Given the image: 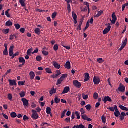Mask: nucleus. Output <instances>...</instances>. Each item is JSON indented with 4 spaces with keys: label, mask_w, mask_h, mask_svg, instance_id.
Listing matches in <instances>:
<instances>
[{
    "label": "nucleus",
    "mask_w": 128,
    "mask_h": 128,
    "mask_svg": "<svg viewBox=\"0 0 128 128\" xmlns=\"http://www.w3.org/2000/svg\"><path fill=\"white\" fill-rule=\"evenodd\" d=\"M73 84L78 88H82V84L78 80L74 81Z\"/></svg>",
    "instance_id": "3"
},
{
    "label": "nucleus",
    "mask_w": 128,
    "mask_h": 128,
    "mask_svg": "<svg viewBox=\"0 0 128 128\" xmlns=\"http://www.w3.org/2000/svg\"><path fill=\"white\" fill-rule=\"evenodd\" d=\"M20 32L22 34H24V32H26V29H24V28H21L20 29Z\"/></svg>",
    "instance_id": "58"
},
{
    "label": "nucleus",
    "mask_w": 128,
    "mask_h": 128,
    "mask_svg": "<svg viewBox=\"0 0 128 128\" xmlns=\"http://www.w3.org/2000/svg\"><path fill=\"white\" fill-rule=\"evenodd\" d=\"M94 100H98V94L96 92L94 94Z\"/></svg>",
    "instance_id": "42"
},
{
    "label": "nucleus",
    "mask_w": 128,
    "mask_h": 128,
    "mask_svg": "<svg viewBox=\"0 0 128 128\" xmlns=\"http://www.w3.org/2000/svg\"><path fill=\"white\" fill-rule=\"evenodd\" d=\"M83 20H80L79 25L77 28V30H82V26Z\"/></svg>",
    "instance_id": "12"
},
{
    "label": "nucleus",
    "mask_w": 128,
    "mask_h": 128,
    "mask_svg": "<svg viewBox=\"0 0 128 128\" xmlns=\"http://www.w3.org/2000/svg\"><path fill=\"white\" fill-rule=\"evenodd\" d=\"M82 118V120H86L88 119V116L86 114H83V115H81Z\"/></svg>",
    "instance_id": "33"
},
{
    "label": "nucleus",
    "mask_w": 128,
    "mask_h": 128,
    "mask_svg": "<svg viewBox=\"0 0 128 128\" xmlns=\"http://www.w3.org/2000/svg\"><path fill=\"white\" fill-rule=\"evenodd\" d=\"M20 54V53L18 52H17L15 54H13V55L12 56V57L11 58L12 60H14L16 56H18Z\"/></svg>",
    "instance_id": "31"
},
{
    "label": "nucleus",
    "mask_w": 128,
    "mask_h": 128,
    "mask_svg": "<svg viewBox=\"0 0 128 128\" xmlns=\"http://www.w3.org/2000/svg\"><path fill=\"white\" fill-rule=\"evenodd\" d=\"M24 84H26V81L24 82H19L18 86H25Z\"/></svg>",
    "instance_id": "54"
},
{
    "label": "nucleus",
    "mask_w": 128,
    "mask_h": 128,
    "mask_svg": "<svg viewBox=\"0 0 128 128\" xmlns=\"http://www.w3.org/2000/svg\"><path fill=\"white\" fill-rule=\"evenodd\" d=\"M54 50L55 52H56L58 50V44H55L54 47Z\"/></svg>",
    "instance_id": "49"
},
{
    "label": "nucleus",
    "mask_w": 128,
    "mask_h": 128,
    "mask_svg": "<svg viewBox=\"0 0 128 128\" xmlns=\"http://www.w3.org/2000/svg\"><path fill=\"white\" fill-rule=\"evenodd\" d=\"M14 26L16 30H20V24H15Z\"/></svg>",
    "instance_id": "43"
},
{
    "label": "nucleus",
    "mask_w": 128,
    "mask_h": 128,
    "mask_svg": "<svg viewBox=\"0 0 128 128\" xmlns=\"http://www.w3.org/2000/svg\"><path fill=\"white\" fill-rule=\"evenodd\" d=\"M30 78L32 80H34V78L36 76V74H34V72H30Z\"/></svg>",
    "instance_id": "14"
},
{
    "label": "nucleus",
    "mask_w": 128,
    "mask_h": 128,
    "mask_svg": "<svg viewBox=\"0 0 128 128\" xmlns=\"http://www.w3.org/2000/svg\"><path fill=\"white\" fill-rule=\"evenodd\" d=\"M46 72L48 74H52V70H50V68H46Z\"/></svg>",
    "instance_id": "39"
},
{
    "label": "nucleus",
    "mask_w": 128,
    "mask_h": 128,
    "mask_svg": "<svg viewBox=\"0 0 128 128\" xmlns=\"http://www.w3.org/2000/svg\"><path fill=\"white\" fill-rule=\"evenodd\" d=\"M3 54L4 56H8V50H4L3 52Z\"/></svg>",
    "instance_id": "52"
},
{
    "label": "nucleus",
    "mask_w": 128,
    "mask_h": 128,
    "mask_svg": "<svg viewBox=\"0 0 128 128\" xmlns=\"http://www.w3.org/2000/svg\"><path fill=\"white\" fill-rule=\"evenodd\" d=\"M102 120L103 124H106V118L104 116H102Z\"/></svg>",
    "instance_id": "37"
},
{
    "label": "nucleus",
    "mask_w": 128,
    "mask_h": 128,
    "mask_svg": "<svg viewBox=\"0 0 128 128\" xmlns=\"http://www.w3.org/2000/svg\"><path fill=\"white\" fill-rule=\"evenodd\" d=\"M42 56H37L36 58V60L37 62H40L42 60Z\"/></svg>",
    "instance_id": "50"
},
{
    "label": "nucleus",
    "mask_w": 128,
    "mask_h": 128,
    "mask_svg": "<svg viewBox=\"0 0 128 128\" xmlns=\"http://www.w3.org/2000/svg\"><path fill=\"white\" fill-rule=\"evenodd\" d=\"M65 68H67L68 70H70V61H68L65 65Z\"/></svg>",
    "instance_id": "15"
},
{
    "label": "nucleus",
    "mask_w": 128,
    "mask_h": 128,
    "mask_svg": "<svg viewBox=\"0 0 128 128\" xmlns=\"http://www.w3.org/2000/svg\"><path fill=\"white\" fill-rule=\"evenodd\" d=\"M120 108L122 110H125L126 107H125L122 105H120Z\"/></svg>",
    "instance_id": "55"
},
{
    "label": "nucleus",
    "mask_w": 128,
    "mask_h": 128,
    "mask_svg": "<svg viewBox=\"0 0 128 128\" xmlns=\"http://www.w3.org/2000/svg\"><path fill=\"white\" fill-rule=\"evenodd\" d=\"M6 26H12V22H10V20H8L6 23Z\"/></svg>",
    "instance_id": "18"
},
{
    "label": "nucleus",
    "mask_w": 128,
    "mask_h": 128,
    "mask_svg": "<svg viewBox=\"0 0 128 128\" xmlns=\"http://www.w3.org/2000/svg\"><path fill=\"white\" fill-rule=\"evenodd\" d=\"M22 101L23 102V104L24 106H30V104L28 103V100H26V98H23L22 99Z\"/></svg>",
    "instance_id": "4"
},
{
    "label": "nucleus",
    "mask_w": 128,
    "mask_h": 128,
    "mask_svg": "<svg viewBox=\"0 0 128 128\" xmlns=\"http://www.w3.org/2000/svg\"><path fill=\"white\" fill-rule=\"evenodd\" d=\"M46 114H52V108L50 107L46 108Z\"/></svg>",
    "instance_id": "21"
},
{
    "label": "nucleus",
    "mask_w": 128,
    "mask_h": 128,
    "mask_svg": "<svg viewBox=\"0 0 128 128\" xmlns=\"http://www.w3.org/2000/svg\"><path fill=\"white\" fill-rule=\"evenodd\" d=\"M56 90L54 89L52 90L50 92V94H56Z\"/></svg>",
    "instance_id": "45"
},
{
    "label": "nucleus",
    "mask_w": 128,
    "mask_h": 128,
    "mask_svg": "<svg viewBox=\"0 0 128 128\" xmlns=\"http://www.w3.org/2000/svg\"><path fill=\"white\" fill-rule=\"evenodd\" d=\"M14 46H11L9 49V54L10 56H14Z\"/></svg>",
    "instance_id": "8"
},
{
    "label": "nucleus",
    "mask_w": 128,
    "mask_h": 128,
    "mask_svg": "<svg viewBox=\"0 0 128 128\" xmlns=\"http://www.w3.org/2000/svg\"><path fill=\"white\" fill-rule=\"evenodd\" d=\"M104 14V11L102 10H100L98 12V14L96 16H94V18H100L102 14Z\"/></svg>",
    "instance_id": "16"
},
{
    "label": "nucleus",
    "mask_w": 128,
    "mask_h": 128,
    "mask_svg": "<svg viewBox=\"0 0 128 128\" xmlns=\"http://www.w3.org/2000/svg\"><path fill=\"white\" fill-rule=\"evenodd\" d=\"M32 50H34L32 48L28 49L27 51L28 56H30V54H32Z\"/></svg>",
    "instance_id": "28"
},
{
    "label": "nucleus",
    "mask_w": 128,
    "mask_h": 128,
    "mask_svg": "<svg viewBox=\"0 0 128 128\" xmlns=\"http://www.w3.org/2000/svg\"><path fill=\"white\" fill-rule=\"evenodd\" d=\"M103 102L104 104H106L108 102H112V98L108 96H105L104 99L103 100Z\"/></svg>",
    "instance_id": "5"
},
{
    "label": "nucleus",
    "mask_w": 128,
    "mask_h": 128,
    "mask_svg": "<svg viewBox=\"0 0 128 128\" xmlns=\"http://www.w3.org/2000/svg\"><path fill=\"white\" fill-rule=\"evenodd\" d=\"M14 38H18V36H16V34L10 36V40H14Z\"/></svg>",
    "instance_id": "30"
},
{
    "label": "nucleus",
    "mask_w": 128,
    "mask_h": 128,
    "mask_svg": "<svg viewBox=\"0 0 128 128\" xmlns=\"http://www.w3.org/2000/svg\"><path fill=\"white\" fill-rule=\"evenodd\" d=\"M78 112H76V116H77V120H80V115Z\"/></svg>",
    "instance_id": "32"
},
{
    "label": "nucleus",
    "mask_w": 128,
    "mask_h": 128,
    "mask_svg": "<svg viewBox=\"0 0 128 128\" xmlns=\"http://www.w3.org/2000/svg\"><path fill=\"white\" fill-rule=\"evenodd\" d=\"M70 90V88L68 86H66L64 88V90L62 92V94H68V92Z\"/></svg>",
    "instance_id": "7"
},
{
    "label": "nucleus",
    "mask_w": 128,
    "mask_h": 128,
    "mask_svg": "<svg viewBox=\"0 0 128 128\" xmlns=\"http://www.w3.org/2000/svg\"><path fill=\"white\" fill-rule=\"evenodd\" d=\"M68 10L69 13L72 12V8H70V4H68Z\"/></svg>",
    "instance_id": "44"
},
{
    "label": "nucleus",
    "mask_w": 128,
    "mask_h": 128,
    "mask_svg": "<svg viewBox=\"0 0 128 128\" xmlns=\"http://www.w3.org/2000/svg\"><path fill=\"white\" fill-rule=\"evenodd\" d=\"M10 9H8L5 12V14L7 18H10Z\"/></svg>",
    "instance_id": "22"
},
{
    "label": "nucleus",
    "mask_w": 128,
    "mask_h": 128,
    "mask_svg": "<svg viewBox=\"0 0 128 128\" xmlns=\"http://www.w3.org/2000/svg\"><path fill=\"white\" fill-rule=\"evenodd\" d=\"M66 2H67L68 4H70L72 2V0H66Z\"/></svg>",
    "instance_id": "62"
},
{
    "label": "nucleus",
    "mask_w": 128,
    "mask_h": 128,
    "mask_svg": "<svg viewBox=\"0 0 128 128\" xmlns=\"http://www.w3.org/2000/svg\"><path fill=\"white\" fill-rule=\"evenodd\" d=\"M42 54H44V56H48V52L46 51L43 50L42 52Z\"/></svg>",
    "instance_id": "46"
},
{
    "label": "nucleus",
    "mask_w": 128,
    "mask_h": 128,
    "mask_svg": "<svg viewBox=\"0 0 128 128\" xmlns=\"http://www.w3.org/2000/svg\"><path fill=\"white\" fill-rule=\"evenodd\" d=\"M30 120V118L28 117L26 115H24L23 117V120L24 122H26V120Z\"/></svg>",
    "instance_id": "38"
},
{
    "label": "nucleus",
    "mask_w": 128,
    "mask_h": 128,
    "mask_svg": "<svg viewBox=\"0 0 128 128\" xmlns=\"http://www.w3.org/2000/svg\"><path fill=\"white\" fill-rule=\"evenodd\" d=\"M20 98H24V96H26V94L24 93V92H22L20 94Z\"/></svg>",
    "instance_id": "41"
},
{
    "label": "nucleus",
    "mask_w": 128,
    "mask_h": 128,
    "mask_svg": "<svg viewBox=\"0 0 128 128\" xmlns=\"http://www.w3.org/2000/svg\"><path fill=\"white\" fill-rule=\"evenodd\" d=\"M112 20H118V18H116V13H113V14H112Z\"/></svg>",
    "instance_id": "47"
},
{
    "label": "nucleus",
    "mask_w": 128,
    "mask_h": 128,
    "mask_svg": "<svg viewBox=\"0 0 128 128\" xmlns=\"http://www.w3.org/2000/svg\"><path fill=\"white\" fill-rule=\"evenodd\" d=\"M54 102L56 104H60V99L58 98V97H56L54 99Z\"/></svg>",
    "instance_id": "29"
},
{
    "label": "nucleus",
    "mask_w": 128,
    "mask_h": 128,
    "mask_svg": "<svg viewBox=\"0 0 128 128\" xmlns=\"http://www.w3.org/2000/svg\"><path fill=\"white\" fill-rule=\"evenodd\" d=\"M64 122L68 124L69 122H70V118H67L64 120Z\"/></svg>",
    "instance_id": "51"
},
{
    "label": "nucleus",
    "mask_w": 128,
    "mask_h": 128,
    "mask_svg": "<svg viewBox=\"0 0 128 128\" xmlns=\"http://www.w3.org/2000/svg\"><path fill=\"white\" fill-rule=\"evenodd\" d=\"M82 97L84 100H88V95H83Z\"/></svg>",
    "instance_id": "59"
},
{
    "label": "nucleus",
    "mask_w": 128,
    "mask_h": 128,
    "mask_svg": "<svg viewBox=\"0 0 128 128\" xmlns=\"http://www.w3.org/2000/svg\"><path fill=\"white\" fill-rule=\"evenodd\" d=\"M68 112V110H64L61 114V118H64L66 116V114Z\"/></svg>",
    "instance_id": "23"
},
{
    "label": "nucleus",
    "mask_w": 128,
    "mask_h": 128,
    "mask_svg": "<svg viewBox=\"0 0 128 128\" xmlns=\"http://www.w3.org/2000/svg\"><path fill=\"white\" fill-rule=\"evenodd\" d=\"M78 128H86V127H84V125H82V124H80V125H78Z\"/></svg>",
    "instance_id": "64"
},
{
    "label": "nucleus",
    "mask_w": 128,
    "mask_h": 128,
    "mask_svg": "<svg viewBox=\"0 0 128 128\" xmlns=\"http://www.w3.org/2000/svg\"><path fill=\"white\" fill-rule=\"evenodd\" d=\"M58 14V12H54L53 14H52V18L53 19L56 18V15Z\"/></svg>",
    "instance_id": "40"
},
{
    "label": "nucleus",
    "mask_w": 128,
    "mask_h": 128,
    "mask_svg": "<svg viewBox=\"0 0 128 128\" xmlns=\"http://www.w3.org/2000/svg\"><path fill=\"white\" fill-rule=\"evenodd\" d=\"M19 62L20 64H26V60H24V58L22 57H20L19 58Z\"/></svg>",
    "instance_id": "17"
},
{
    "label": "nucleus",
    "mask_w": 128,
    "mask_h": 128,
    "mask_svg": "<svg viewBox=\"0 0 128 128\" xmlns=\"http://www.w3.org/2000/svg\"><path fill=\"white\" fill-rule=\"evenodd\" d=\"M38 48H36L34 52H32V54H38Z\"/></svg>",
    "instance_id": "56"
},
{
    "label": "nucleus",
    "mask_w": 128,
    "mask_h": 128,
    "mask_svg": "<svg viewBox=\"0 0 128 128\" xmlns=\"http://www.w3.org/2000/svg\"><path fill=\"white\" fill-rule=\"evenodd\" d=\"M34 32L36 34H38V36L40 34V28H36Z\"/></svg>",
    "instance_id": "19"
},
{
    "label": "nucleus",
    "mask_w": 128,
    "mask_h": 128,
    "mask_svg": "<svg viewBox=\"0 0 128 128\" xmlns=\"http://www.w3.org/2000/svg\"><path fill=\"white\" fill-rule=\"evenodd\" d=\"M100 102H98L96 104V108H98L100 107Z\"/></svg>",
    "instance_id": "60"
},
{
    "label": "nucleus",
    "mask_w": 128,
    "mask_h": 128,
    "mask_svg": "<svg viewBox=\"0 0 128 128\" xmlns=\"http://www.w3.org/2000/svg\"><path fill=\"white\" fill-rule=\"evenodd\" d=\"M84 82H88L90 80V74L88 73H86L84 74Z\"/></svg>",
    "instance_id": "11"
},
{
    "label": "nucleus",
    "mask_w": 128,
    "mask_h": 128,
    "mask_svg": "<svg viewBox=\"0 0 128 128\" xmlns=\"http://www.w3.org/2000/svg\"><path fill=\"white\" fill-rule=\"evenodd\" d=\"M127 44H128V38H125V40L122 41V46H126Z\"/></svg>",
    "instance_id": "24"
},
{
    "label": "nucleus",
    "mask_w": 128,
    "mask_h": 128,
    "mask_svg": "<svg viewBox=\"0 0 128 128\" xmlns=\"http://www.w3.org/2000/svg\"><path fill=\"white\" fill-rule=\"evenodd\" d=\"M110 28H112V26L110 25L105 30H108V32H110Z\"/></svg>",
    "instance_id": "57"
},
{
    "label": "nucleus",
    "mask_w": 128,
    "mask_h": 128,
    "mask_svg": "<svg viewBox=\"0 0 128 128\" xmlns=\"http://www.w3.org/2000/svg\"><path fill=\"white\" fill-rule=\"evenodd\" d=\"M80 112L82 114L81 116H83L84 114H86V111H84V108H81Z\"/></svg>",
    "instance_id": "53"
},
{
    "label": "nucleus",
    "mask_w": 128,
    "mask_h": 128,
    "mask_svg": "<svg viewBox=\"0 0 128 128\" xmlns=\"http://www.w3.org/2000/svg\"><path fill=\"white\" fill-rule=\"evenodd\" d=\"M20 4L22 6H23V8H25L26 5V3L24 2V0H20Z\"/></svg>",
    "instance_id": "26"
},
{
    "label": "nucleus",
    "mask_w": 128,
    "mask_h": 128,
    "mask_svg": "<svg viewBox=\"0 0 128 128\" xmlns=\"http://www.w3.org/2000/svg\"><path fill=\"white\" fill-rule=\"evenodd\" d=\"M94 84H100V78H96V77L94 76Z\"/></svg>",
    "instance_id": "6"
},
{
    "label": "nucleus",
    "mask_w": 128,
    "mask_h": 128,
    "mask_svg": "<svg viewBox=\"0 0 128 128\" xmlns=\"http://www.w3.org/2000/svg\"><path fill=\"white\" fill-rule=\"evenodd\" d=\"M118 90L121 92H126V86H121L118 88Z\"/></svg>",
    "instance_id": "13"
},
{
    "label": "nucleus",
    "mask_w": 128,
    "mask_h": 128,
    "mask_svg": "<svg viewBox=\"0 0 128 128\" xmlns=\"http://www.w3.org/2000/svg\"><path fill=\"white\" fill-rule=\"evenodd\" d=\"M53 66L55 68H56V70H60V65L58 64V62H53Z\"/></svg>",
    "instance_id": "9"
},
{
    "label": "nucleus",
    "mask_w": 128,
    "mask_h": 128,
    "mask_svg": "<svg viewBox=\"0 0 128 128\" xmlns=\"http://www.w3.org/2000/svg\"><path fill=\"white\" fill-rule=\"evenodd\" d=\"M66 78H68V74H63L60 78L58 80L56 83V86H59V84H62V82L63 80H64Z\"/></svg>",
    "instance_id": "1"
},
{
    "label": "nucleus",
    "mask_w": 128,
    "mask_h": 128,
    "mask_svg": "<svg viewBox=\"0 0 128 128\" xmlns=\"http://www.w3.org/2000/svg\"><path fill=\"white\" fill-rule=\"evenodd\" d=\"M32 120H36L38 119V118H40V116H38V112L36 110H32Z\"/></svg>",
    "instance_id": "2"
},
{
    "label": "nucleus",
    "mask_w": 128,
    "mask_h": 128,
    "mask_svg": "<svg viewBox=\"0 0 128 128\" xmlns=\"http://www.w3.org/2000/svg\"><path fill=\"white\" fill-rule=\"evenodd\" d=\"M8 98L9 100L12 102V94H8Z\"/></svg>",
    "instance_id": "25"
},
{
    "label": "nucleus",
    "mask_w": 128,
    "mask_h": 128,
    "mask_svg": "<svg viewBox=\"0 0 128 128\" xmlns=\"http://www.w3.org/2000/svg\"><path fill=\"white\" fill-rule=\"evenodd\" d=\"M114 110H115V112H120L118 110V106L116 105H114Z\"/></svg>",
    "instance_id": "63"
},
{
    "label": "nucleus",
    "mask_w": 128,
    "mask_h": 128,
    "mask_svg": "<svg viewBox=\"0 0 128 128\" xmlns=\"http://www.w3.org/2000/svg\"><path fill=\"white\" fill-rule=\"evenodd\" d=\"M10 116L12 118H16L18 116V115L15 112H12L10 114Z\"/></svg>",
    "instance_id": "20"
},
{
    "label": "nucleus",
    "mask_w": 128,
    "mask_h": 128,
    "mask_svg": "<svg viewBox=\"0 0 128 128\" xmlns=\"http://www.w3.org/2000/svg\"><path fill=\"white\" fill-rule=\"evenodd\" d=\"M8 32H10V29H6V30H4V33L5 34H8Z\"/></svg>",
    "instance_id": "48"
},
{
    "label": "nucleus",
    "mask_w": 128,
    "mask_h": 128,
    "mask_svg": "<svg viewBox=\"0 0 128 128\" xmlns=\"http://www.w3.org/2000/svg\"><path fill=\"white\" fill-rule=\"evenodd\" d=\"M8 82L11 86H16V80H9Z\"/></svg>",
    "instance_id": "10"
},
{
    "label": "nucleus",
    "mask_w": 128,
    "mask_h": 128,
    "mask_svg": "<svg viewBox=\"0 0 128 128\" xmlns=\"http://www.w3.org/2000/svg\"><path fill=\"white\" fill-rule=\"evenodd\" d=\"M98 62L99 64H103V62H104V60L102 58H98Z\"/></svg>",
    "instance_id": "34"
},
{
    "label": "nucleus",
    "mask_w": 128,
    "mask_h": 128,
    "mask_svg": "<svg viewBox=\"0 0 128 128\" xmlns=\"http://www.w3.org/2000/svg\"><path fill=\"white\" fill-rule=\"evenodd\" d=\"M72 16L74 20H78V16L74 13V12H72Z\"/></svg>",
    "instance_id": "27"
},
{
    "label": "nucleus",
    "mask_w": 128,
    "mask_h": 128,
    "mask_svg": "<svg viewBox=\"0 0 128 128\" xmlns=\"http://www.w3.org/2000/svg\"><path fill=\"white\" fill-rule=\"evenodd\" d=\"M114 116L116 118H118V116H120V111L114 112Z\"/></svg>",
    "instance_id": "35"
},
{
    "label": "nucleus",
    "mask_w": 128,
    "mask_h": 128,
    "mask_svg": "<svg viewBox=\"0 0 128 128\" xmlns=\"http://www.w3.org/2000/svg\"><path fill=\"white\" fill-rule=\"evenodd\" d=\"M85 108H86L87 110H88V111L92 110V106H90V104H88L86 106Z\"/></svg>",
    "instance_id": "36"
},
{
    "label": "nucleus",
    "mask_w": 128,
    "mask_h": 128,
    "mask_svg": "<svg viewBox=\"0 0 128 128\" xmlns=\"http://www.w3.org/2000/svg\"><path fill=\"white\" fill-rule=\"evenodd\" d=\"M110 32V31H108V30H106V29L104 30L103 32V34H108Z\"/></svg>",
    "instance_id": "61"
}]
</instances>
